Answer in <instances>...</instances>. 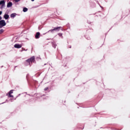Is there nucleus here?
<instances>
[{
	"label": "nucleus",
	"mask_w": 130,
	"mask_h": 130,
	"mask_svg": "<svg viewBox=\"0 0 130 130\" xmlns=\"http://www.w3.org/2000/svg\"><path fill=\"white\" fill-rule=\"evenodd\" d=\"M13 6V3L12 2H9L7 4V8H11Z\"/></svg>",
	"instance_id": "20e7f679"
},
{
	"label": "nucleus",
	"mask_w": 130,
	"mask_h": 130,
	"mask_svg": "<svg viewBox=\"0 0 130 130\" xmlns=\"http://www.w3.org/2000/svg\"><path fill=\"white\" fill-rule=\"evenodd\" d=\"M27 11H28V9H27L26 8H23V12H27Z\"/></svg>",
	"instance_id": "9d476101"
},
{
	"label": "nucleus",
	"mask_w": 130,
	"mask_h": 130,
	"mask_svg": "<svg viewBox=\"0 0 130 130\" xmlns=\"http://www.w3.org/2000/svg\"><path fill=\"white\" fill-rule=\"evenodd\" d=\"M2 5V6H5V1H1L0 2V6Z\"/></svg>",
	"instance_id": "6e6552de"
},
{
	"label": "nucleus",
	"mask_w": 130,
	"mask_h": 130,
	"mask_svg": "<svg viewBox=\"0 0 130 130\" xmlns=\"http://www.w3.org/2000/svg\"><path fill=\"white\" fill-rule=\"evenodd\" d=\"M2 33H4V30L3 29L0 30V34H2Z\"/></svg>",
	"instance_id": "9b49d317"
},
{
	"label": "nucleus",
	"mask_w": 130,
	"mask_h": 130,
	"mask_svg": "<svg viewBox=\"0 0 130 130\" xmlns=\"http://www.w3.org/2000/svg\"><path fill=\"white\" fill-rule=\"evenodd\" d=\"M31 2H34L35 0H31Z\"/></svg>",
	"instance_id": "4468645a"
},
{
	"label": "nucleus",
	"mask_w": 130,
	"mask_h": 130,
	"mask_svg": "<svg viewBox=\"0 0 130 130\" xmlns=\"http://www.w3.org/2000/svg\"><path fill=\"white\" fill-rule=\"evenodd\" d=\"M40 36V32H37L36 35V38L37 39H38V38H39Z\"/></svg>",
	"instance_id": "39448f33"
},
{
	"label": "nucleus",
	"mask_w": 130,
	"mask_h": 130,
	"mask_svg": "<svg viewBox=\"0 0 130 130\" xmlns=\"http://www.w3.org/2000/svg\"><path fill=\"white\" fill-rule=\"evenodd\" d=\"M4 18L6 20H8L9 19V15L8 14H5Z\"/></svg>",
	"instance_id": "0eeeda50"
},
{
	"label": "nucleus",
	"mask_w": 130,
	"mask_h": 130,
	"mask_svg": "<svg viewBox=\"0 0 130 130\" xmlns=\"http://www.w3.org/2000/svg\"><path fill=\"white\" fill-rule=\"evenodd\" d=\"M7 25V23L4 20L0 21V29L3 28V27H5Z\"/></svg>",
	"instance_id": "f257e3e1"
},
{
	"label": "nucleus",
	"mask_w": 130,
	"mask_h": 130,
	"mask_svg": "<svg viewBox=\"0 0 130 130\" xmlns=\"http://www.w3.org/2000/svg\"><path fill=\"white\" fill-rule=\"evenodd\" d=\"M34 59H35V58L34 57H32L30 59H29L27 60V61H28L29 62H33L34 61Z\"/></svg>",
	"instance_id": "7ed1b4c3"
},
{
	"label": "nucleus",
	"mask_w": 130,
	"mask_h": 130,
	"mask_svg": "<svg viewBox=\"0 0 130 130\" xmlns=\"http://www.w3.org/2000/svg\"><path fill=\"white\" fill-rule=\"evenodd\" d=\"M3 14V12L2 11H0V15H2Z\"/></svg>",
	"instance_id": "ddd939ff"
},
{
	"label": "nucleus",
	"mask_w": 130,
	"mask_h": 130,
	"mask_svg": "<svg viewBox=\"0 0 130 130\" xmlns=\"http://www.w3.org/2000/svg\"><path fill=\"white\" fill-rule=\"evenodd\" d=\"M15 48H21L22 47V45L16 44L14 45Z\"/></svg>",
	"instance_id": "f03ea898"
},
{
	"label": "nucleus",
	"mask_w": 130,
	"mask_h": 130,
	"mask_svg": "<svg viewBox=\"0 0 130 130\" xmlns=\"http://www.w3.org/2000/svg\"><path fill=\"white\" fill-rule=\"evenodd\" d=\"M11 94H13V90H11L9 92V97H13V95H12Z\"/></svg>",
	"instance_id": "423d86ee"
},
{
	"label": "nucleus",
	"mask_w": 130,
	"mask_h": 130,
	"mask_svg": "<svg viewBox=\"0 0 130 130\" xmlns=\"http://www.w3.org/2000/svg\"><path fill=\"white\" fill-rule=\"evenodd\" d=\"M0 20H2V17L0 16Z\"/></svg>",
	"instance_id": "2eb2a0df"
},
{
	"label": "nucleus",
	"mask_w": 130,
	"mask_h": 130,
	"mask_svg": "<svg viewBox=\"0 0 130 130\" xmlns=\"http://www.w3.org/2000/svg\"><path fill=\"white\" fill-rule=\"evenodd\" d=\"M20 1H21V0H15V2L16 3H18V2H20Z\"/></svg>",
	"instance_id": "f8f14e48"
},
{
	"label": "nucleus",
	"mask_w": 130,
	"mask_h": 130,
	"mask_svg": "<svg viewBox=\"0 0 130 130\" xmlns=\"http://www.w3.org/2000/svg\"><path fill=\"white\" fill-rule=\"evenodd\" d=\"M16 13H13L11 15V18H15V17H16Z\"/></svg>",
	"instance_id": "1a4fd4ad"
}]
</instances>
